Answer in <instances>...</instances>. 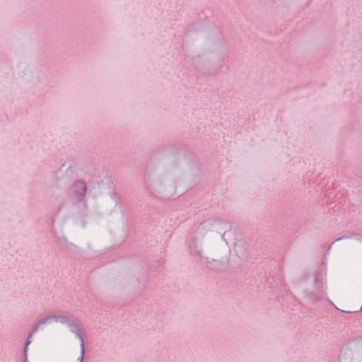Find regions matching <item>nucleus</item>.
<instances>
[{
  "instance_id": "obj_1",
  "label": "nucleus",
  "mask_w": 362,
  "mask_h": 362,
  "mask_svg": "<svg viewBox=\"0 0 362 362\" xmlns=\"http://www.w3.org/2000/svg\"><path fill=\"white\" fill-rule=\"evenodd\" d=\"M47 321H49L50 322L52 321H60L62 323L67 322L69 321V318L65 316H60V317H51L47 319Z\"/></svg>"
},
{
  "instance_id": "obj_2",
  "label": "nucleus",
  "mask_w": 362,
  "mask_h": 362,
  "mask_svg": "<svg viewBox=\"0 0 362 362\" xmlns=\"http://www.w3.org/2000/svg\"><path fill=\"white\" fill-rule=\"evenodd\" d=\"M25 362H28V361H26V359L25 360Z\"/></svg>"
}]
</instances>
